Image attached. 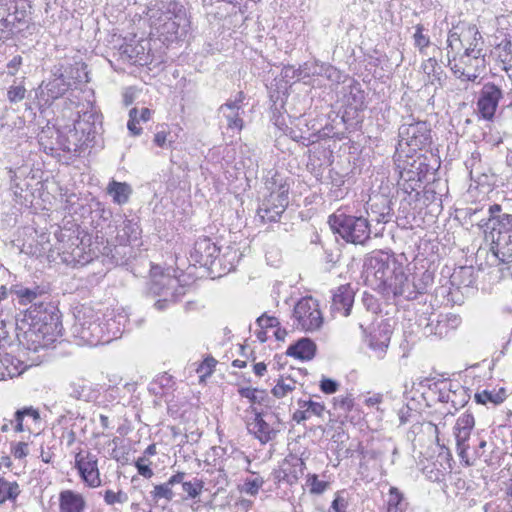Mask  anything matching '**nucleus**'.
<instances>
[{
    "instance_id": "79ce46f5",
    "label": "nucleus",
    "mask_w": 512,
    "mask_h": 512,
    "mask_svg": "<svg viewBox=\"0 0 512 512\" xmlns=\"http://www.w3.org/2000/svg\"><path fill=\"white\" fill-rule=\"evenodd\" d=\"M151 493L155 499L164 498L168 501H171L174 497L172 487L168 485L167 482L156 485Z\"/></svg>"
},
{
    "instance_id": "338daca9",
    "label": "nucleus",
    "mask_w": 512,
    "mask_h": 512,
    "mask_svg": "<svg viewBox=\"0 0 512 512\" xmlns=\"http://www.w3.org/2000/svg\"><path fill=\"white\" fill-rule=\"evenodd\" d=\"M423 424L418 421H414L413 425L411 426L410 430L407 433V437L410 440H414L416 434H418L422 430Z\"/></svg>"
},
{
    "instance_id": "ea45409f",
    "label": "nucleus",
    "mask_w": 512,
    "mask_h": 512,
    "mask_svg": "<svg viewBox=\"0 0 512 512\" xmlns=\"http://www.w3.org/2000/svg\"><path fill=\"white\" fill-rule=\"evenodd\" d=\"M424 26L422 24H417L415 26V33L413 35L414 45L423 53L424 50L430 45V38L428 35L423 33Z\"/></svg>"
},
{
    "instance_id": "ddd939ff",
    "label": "nucleus",
    "mask_w": 512,
    "mask_h": 512,
    "mask_svg": "<svg viewBox=\"0 0 512 512\" xmlns=\"http://www.w3.org/2000/svg\"><path fill=\"white\" fill-rule=\"evenodd\" d=\"M245 99L242 91L238 92L234 100H228L218 109V115L222 116L227 122V128L231 130L241 131L244 125L241 118L242 103Z\"/></svg>"
},
{
    "instance_id": "9d476101",
    "label": "nucleus",
    "mask_w": 512,
    "mask_h": 512,
    "mask_svg": "<svg viewBox=\"0 0 512 512\" xmlns=\"http://www.w3.org/2000/svg\"><path fill=\"white\" fill-rule=\"evenodd\" d=\"M503 90L493 82L483 84L478 93L477 111L484 120L491 121L495 117L499 102L503 99Z\"/></svg>"
},
{
    "instance_id": "49530a36",
    "label": "nucleus",
    "mask_w": 512,
    "mask_h": 512,
    "mask_svg": "<svg viewBox=\"0 0 512 512\" xmlns=\"http://www.w3.org/2000/svg\"><path fill=\"white\" fill-rule=\"evenodd\" d=\"M26 89L23 85H12L7 91V98L11 103H18L25 98Z\"/></svg>"
},
{
    "instance_id": "a211bd4d",
    "label": "nucleus",
    "mask_w": 512,
    "mask_h": 512,
    "mask_svg": "<svg viewBox=\"0 0 512 512\" xmlns=\"http://www.w3.org/2000/svg\"><path fill=\"white\" fill-rule=\"evenodd\" d=\"M461 36V48H464V52L476 54L483 53L484 42L476 25L463 24Z\"/></svg>"
},
{
    "instance_id": "9b49d317",
    "label": "nucleus",
    "mask_w": 512,
    "mask_h": 512,
    "mask_svg": "<svg viewBox=\"0 0 512 512\" xmlns=\"http://www.w3.org/2000/svg\"><path fill=\"white\" fill-rule=\"evenodd\" d=\"M75 468L87 486L96 488L101 485L98 459L95 454L89 451H79L75 455Z\"/></svg>"
},
{
    "instance_id": "f257e3e1",
    "label": "nucleus",
    "mask_w": 512,
    "mask_h": 512,
    "mask_svg": "<svg viewBox=\"0 0 512 512\" xmlns=\"http://www.w3.org/2000/svg\"><path fill=\"white\" fill-rule=\"evenodd\" d=\"M152 27L165 41H175L186 36L189 27L186 10L175 0H161L151 15Z\"/></svg>"
},
{
    "instance_id": "2f4dec72",
    "label": "nucleus",
    "mask_w": 512,
    "mask_h": 512,
    "mask_svg": "<svg viewBox=\"0 0 512 512\" xmlns=\"http://www.w3.org/2000/svg\"><path fill=\"white\" fill-rule=\"evenodd\" d=\"M204 488V481L202 479H199L197 477L192 478L189 481L183 482L182 489L186 496L183 498L184 500L187 499H196L198 498Z\"/></svg>"
},
{
    "instance_id": "680f3d73",
    "label": "nucleus",
    "mask_w": 512,
    "mask_h": 512,
    "mask_svg": "<svg viewBox=\"0 0 512 512\" xmlns=\"http://www.w3.org/2000/svg\"><path fill=\"white\" fill-rule=\"evenodd\" d=\"M13 455L18 459L26 457L28 455V444L25 442H18L13 448Z\"/></svg>"
},
{
    "instance_id": "cd10ccee",
    "label": "nucleus",
    "mask_w": 512,
    "mask_h": 512,
    "mask_svg": "<svg viewBox=\"0 0 512 512\" xmlns=\"http://www.w3.org/2000/svg\"><path fill=\"white\" fill-rule=\"evenodd\" d=\"M19 494L20 488L17 482H10L0 477V505L6 501L14 502Z\"/></svg>"
},
{
    "instance_id": "6e6d98bb",
    "label": "nucleus",
    "mask_w": 512,
    "mask_h": 512,
    "mask_svg": "<svg viewBox=\"0 0 512 512\" xmlns=\"http://www.w3.org/2000/svg\"><path fill=\"white\" fill-rule=\"evenodd\" d=\"M256 323L261 329L274 328L280 325L278 318L269 316L266 313L258 317Z\"/></svg>"
},
{
    "instance_id": "13d9d810",
    "label": "nucleus",
    "mask_w": 512,
    "mask_h": 512,
    "mask_svg": "<svg viewBox=\"0 0 512 512\" xmlns=\"http://www.w3.org/2000/svg\"><path fill=\"white\" fill-rule=\"evenodd\" d=\"M308 483L310 485V492L313 494H321L327 488V483L325 481L318 480L316 475L311 476L308 479Z\"/></svg>"
},
{
    "instance_id": "37998d69",
    "label": "nucleus",
    "mask_w": 512,
    "mask_h": 512,
    "mask_svg": "<svg viewBox=\"0 0 512 512\" xmlns=\"http://www.w3.org/2000/svg\"><path fill=\"white\" fill-rule=\"evenodd\" d=\"M419 413L409 406H402L398 411V417L401 425L414 422L419 418Z\"/></svg>"
},
{
    "instance_id": "6e6552de",
    "label": "nucleus",
    "mask_w": 512,
    "mask_h": 512,
    "mask_svg": "<svg viewBox=\"0 0 512 512\" xmlns=\"http://www.w3.org/2000/svg\"><path fill=\"white\" fill-rule=\"evenodd\" d=\"M399 145L409 146L412 150H421L432 142L431 129L426 121H416L408 117L399 127Z\"/></svg>"
},
{
    "instance_id": "f03ea898",
    "label": "nucleus",
    "mask_w": 512,
    "mask_h": 512,
    "mask_svg": "<svg viewBox=\"0 0 512 512\" xmlns=\"http://www.w3.org/2000/svg\"><path fill=\"white\" fill-rule=\"evenodd\" d=\"M101 125V116L96 111L92 108L83 111L82 114H79L78 119L75 120L73 130L69 131L67 143H62L59 140V144L64 151H76L79 146L87 145L88 142L94 139L95 134L101 129ZM54 133L58 139H61L59 130L50 127L43 128L38 135L39 142L44 144V140L51 137Z\"/></svg>"
},
{
    "instance_id": "4d7b16f0",
    "label": "nucleus",
    "mask_w": 512,
    "mask_h": 512,
    "mask_svg": "<svg viewBox=\"0 0 512 512\" xmlns=\"http://www.w3.org/2000/svg\"><path fill=\"white\" fill-rule=\"evenodd\" d=\"M338 388V382L331 378L323 377L320 381V389L325 394H333L338 390Z\"/></svg>"
},
{
    "instance_id": "1a4fd4ad",
    "label": "nucleus",
    "mask_w": 512,
    "mask_h": 512,
    "mask_svg": "<svg viewBox=\"0 0 512 512\" xmlns=\"http://www.w3.org/2000/svg\"><path fill=\"white\" fill-rule=\"evenodd\" d=\"M292 318L295 327L305 332L317 331L323 325L318 301L312 297H303L296 303Z\"/></svg>"
},
{
    "instance_id": "09e8293b",
    "label": "nucleus",
    "mask_w": 512,
    "mask_h": 512,
    "mask_svg": "<svg viewBox=\"0 0 512 512\" xmlns=\"http://www.w3.org/2000/svg\"><path fill=\"white\" fill-rule=\"evenodd\" d=\"M139 122L140 121L138 119V109L132 108L129 111V121L127 123V128L130 131V133L134 136L140 135L142 132V128L137 126Z\"/></svg>"
},
{
    "instance_id": "c03bdc74",
    "label": "nucleus",
    "mask_w": 512,
    "mask_h": 512,
    "mask_svg": "<svg viewBox=\"0 0 512 512\" xmlns=\"http://www.w3.org/2000/svg\"><path fill=\"white\" fill-rule=\"evenodd\" d=\"M304 465L303 461L301 459H295V464H293L294 471L293 472H287L285 468L282 469L283 476H279L280 480L286 481L289 484H293L298 480V474L296 471V468H299V472L302 473V466Z\"/></svg>"
},
{
    "instance_id": "5fc2aeb1",
    "label": "nucleus",
    "mask_w": 512,
    "mask_h": 512,
    "mask_svg": "<svg viewBox=\"0 0 512 512\" xmlns=\"http://www.w3.org/2000/svg\"><path fill=\"white\" fill-rule=\"evenodd\" d=\"M433 283V275L428 270L424 271L421 277L416 281L419 294H424L427 288Z\"/></svg>"
},
{
    "instance_id": "4c0bfd02",
    "label": "nucleus",
    "mask_w": 512,
    "mask_h": 512,
    "mask_svg": "<svg viewBox=\"0 0 512 512\" xmlns=\"http://www.w3.org/2000/svg\"><path fill=\"white\" fill-rule=\"evenodd\" d=\"M489 219L488 222L484 223L483 226H487L489 223H492V228H497L500 221L504 218H509L512 214L504 213L503 208L500 204H493L489 207Z\"/></svg>"
},
{
    "instance_id": "e2e57ef3",
    "label": "nucleus",
    "mask_w": 512,
    "mask_h": 512,
    "mask_svg": "<svg viewBox=\"0 0 512 512\" xmlns=\"http://www.w3.org/2000/svg\"><path fill=\"white\" fill-rule=\"evenodd\" d=\"M346 507L347 501L340 495L336 496L331 505V508L334 510V512H345Z\"/></svg>"
},
{
    "instance_id": "dca6fc26",
    "label": "nucleus",
    "mask_w": 512,
    "mask_h": 512,
    "mask_svg": "<svg viewBox=\"0 0 512 512\" xmlns=\"http://www.w3.org/2000/svg\"><path fill=\"white\" fill-rule=\"evenodd\" d=\"M354 302V292L348 285L339 286L332 295L331 312L348 316Z\"/></svg>"
},
{
    "instance_id": "6ab92c4d",
    "label": "nucleus",
    "mask_w": 512,
    "mask_h": 512,
    "mask_svg": "<svg viewBox=\"0 0 512 512\" xmlns=\"http://www.w3.org/2000/svg\"><path fill=\"white\" fill-rule=\"evenodd\" d=\"M316 350L315 342L310 338L303 337L291 344L287 348L286 354L302 361H309L314 358Z\"/></svg>"
},
{
    "instance_id": "8fccbe9b",
    "label": "nucleus",
    "mask_w": 512,
    "mask_h": 512,
    "mask_svg": "<svg viewBox=\"0 0 512 512\" xmlns=\"http://www.w3.org/2000/svg\"><path fill=\"white\" fill-rule=\"evenodd\" d=\"M135 466L137 468L138 473L147 479L151 478L154 475L153 470L150 468V462L145 456L139 457L135 462Z\"/></svg>"
},
{
    "instance_id": "3c124183",
    "label": "nucleus",
    "mask_w": 512,
    "mask_h": 512,
    "mask_svg": "<svg viewBox=\"0 0 512 512\" xmlns=\"http://www.w3.org/2000/svg\"><path fill=\"white\" fill-rule=\"evenodd\" d=\"M263 483L264 480L261 477L247 479L244 483V492L251 496H255L258 493L259 489L262 487Z\"/></svg>"
},
{
    "instance_id": "bb28decb",
    "label": "nucleus",
    "mask_w": 512,
    "mask_h": 512,
    "mask_svg": "<svg viewBox=\"0 0 512 512\" xmlns=\"http://www.w3.org/2000/svg\"><path fill=\"white\" fill-rule=\"evenodd\" d=\"M386 505V512H405L407 508L403 494L396 487H390Z\"/></svg>"
},
{
    "instance_id": "a878e982",
    "label": "nucleus",
    "mask_w": 512,
    "mask_h": 512,
    "mask_svg": "<svg viewBox=\"0 0 512 512\" xmlns=\"http://www.w3.org/2000/svg\"><path fill=\"white\" fill-rule=\"evenodd\" d=\"M506 390L500 388L499 390H483L475 394L474 399L477 404L492 403L494 405L501 404L506 399Z\"/></svg>"
},
{
    "instance_id": "f3484780",
    "label": "nucleus",
    "mask_w": 512,
    "mask_h": 512,
    "mask_svg": "<svg viewBox=\"0 0 512 512\" xmlns=\"http://www.w3.org/2000/svg\"><path fill=\"white\" fill-rule=\"evenodd\" d=\"M247 429L257 438L262 444H265L276 438L278 429L274 428L267 422L262 414L255 412V418L252 422L247 423Z\"/></svg>"
},
{
    "instance_id": "c85d7f7f",
    "label": "nucleus",
    "mask_w": 512,
    "mask_h": 512,
    "mask_svg": "<svg viewBox=\"0 0 512 512\" xmlns=\"http://www.w3.org/2000/svg\"><path fill=\"white\" fill-rule=\"evenodd\" d=\"M289 71H292V77L300 78H308L311 76H315L316 66L314 62H305L303 65H300L299 68L295 69L293 66H285L282 70L284 77L289 76Z\"/></svg>"
},
{
    "instance_id": "052dcab7",
    "label": "nucleus",
    "mask_w": 512,
    "mask_h": 512,
    "mask_svg": "<svg viewBox=\"0 0 512 512\" xmlns=\"http://www.w3.org/2000/svg\"><path fill=\"white\" fill-rule=\"evenodd\" d=\"M21 65L22 57L20 55L14 56L7 64V73L11 76L16 75Z\"/></svg>"
},
{
    "instance_id": "e433bc0d",
    "label": "nucleus",
    "mask_w": 512,
    "mask_h": 512,
    "mask_svg": "<svg viewBox=\"0 0 512 512\" xmlns=\"http://www.w3.org/2000/svg\"><path fill=\"white\" fill-rule=\"evenodd\" d=\"M462 25L455 27L448 34L447 38V46L450 49L447 53L449 63L451 64L450 53L451 52H459L461 49V39H462Z\"/></svg>"
},
{
    "instance_id": "393cba45",
    "label": "nucleus",
    "mask_w": 512,
    "mask_h": 512,
    "mask_svg": "<svg viewBox=\"0 0 512 512\" xmlns=\"http://www.w3.org/2000/svg\"><path fill=\"white\" fill-rule=\"evenodd\" d=\"M451 327L447 316H440L436 321L431 320L424 328V333L427 336L435 335L439 338H444L448 335Z\"/></svg>"
},
{
    "instance_id": "774afa93",
    "label": "nucleus",
    "mask_w": 512,
    "mask_h": 512,
    "mask_svg": "<svg viewBox=\"0 0 512 512\" xmlns=\"http://www.w3.org/2000/svg\"><path fill=\"white\" fill-rule=\"evenodd\" d=\"M500 49H502L504 52H506V55L512 57V40L505 38L503 39L500 44L498 45Z\"/></svg>"
},
{
    "instance_id": "a19ab883",
    "label": "nucleus",
    "mask_w": 512,
    "mask_h": 512,
    "mask_svg": "<svg viewBox=\"0 0 512 512\" xmlns=\"http://www.w3.org/2000/svg\"><path fill=\"white\" fill-rule=\"evenodd\" d=\"M334 408L342 411L343 414L350 412L354 406V398L351 394L333 398Z\"/></svg>"
},
{
    "instance_id": "2eb2a0df",
    "label": "nucleus",
    "mask_w": 512,
    "mask_h": 512,
    "mask_svg": "<svg viewBox=\"0 0 512 512\" xmlns=\"http://www.w3.org/2000/svg\"><path fill=\"white\" fill-rule=\"evenodd\" d=\"M178 281L170 275H154L147 283V293L159 297H177Z\"/></svg>"
},
{
    "instance_id": "aec40b11",
    "label": "nucleus",
    "mask_w": 512,
    "mask_h": 512,
    "mask_svg": "<svg viewBox=\"0 0 512 512\" xmlns=\"http://www.w3.org/2000/svg\"><path fill=\"white\" fill-rule=\"evenodd\" d=\"M86 506L84 497L72 490H64L59 494L60 512H83Z\"/></svg>"
},
{
    "instance_id": "58836bf2",
    "label": "nucleus",
    "mask_w": 512,
    "mask_h": 512,
    "mask_svg": "<svg viewBox=\"0 0 512 512\" xmlns=\"http://www.w3.org/2000/svg\"><path fill=\"white\" fill-rule=\"evenodd\" d=\"M298 406L303 409L309 416L315 415L321 417L325 411V406L323 404L312 401L311 399H299Z\"/></svg>"
},
{
    "instance_id": "864d4df0",
    "label": "nucleus",
    "mask_w": 512,
    "mask_h": 512,
    "mask_svg": "<svg viewBox=\"0 0 512 512\" xmlns=\"http://www.w3.org/2000/svg\"><path fill=\"white\" fill-rule=\"evenodd\" d=\"M452 72L461 80L475 82L483 71L468 70L465 68L460 70L456 68V70H452Z\"/></svg>"
},
{
    "instance_id": "72a5a7b5",
    "label": "nucleus",
    "mask_w": 512,
    "mask_h": 512,
    "mask_svg": "<svg viewBox=\"0 0 512 512\" xmlns=\"http://www.w3.org/2000/svg\"><path fill=\"white\" fill-rule=\"evenodd\" d=\"M68 87L69 84L66 83L63 74H60L46 85L48 95L54 99L63 95L67 91Z\"/></svg>"
},
{
    "instance_id": "c756f323",
    "label": "nucleus",
    "mask_w": 512,
    "mask_h": 512,
    "mask_svg": "<svg viewBox=\"0 0 512 512\" xmlns=\"http://www.w3.org/2000/svg\"><path fill=\"white\" fill-rule=\"evenodd\" d=\"M12 293H14L21 305H27L33 303L36 298L42 293L39 287L27 288L22 286H16Z\"/></svg>"
},
{
    "instance_id": "4be33fe9",
    "label": "nucleus",
    "mask_w": 512,
    "mask_h": 512,
    "mask_svg": "<svg viewBox=\"0 0 512 512\" xmlns=\"http://www.w3.org/2000/svg\"><path fill=\"white\" fill-rule=\"evenodd\" d=\"M121 56L136 64L143 65L146 63L145 47L138 41H131L125 43L120 47Z\"/></svg>"
},
{
    "instance_id": "423d86ee",
    "label": "nucleus",
    "mask_w": 512,
    "mask_h": 512,
    "mask_svg": "<svg viewBox=\"0 0 512 512\" xmlns=\"http://www.w3.org/2000/svg\"><path fill=\"white\" fill-rule=\"evenodd\" d=\"M328 223L333 232L339 234L348 243L365 245L370 239V224L363 216L335 213L329 216Z\"/></svg>"
},
{
    "instance_id": "7ed1b4c3",
    "label": "nucleus",
    "mask_w": 512,
    "mask_h": 512,
    "mask_svg": "<svg viewBox=\"0 0 512 512\" xmlns=\"http://www.w3.org/2000/svg\"><path fill=\"white\" fill-rule=\"evenodd\" d=\"M32 322L27 334L34 335L33 342L39 346H47L53 343L62 332L61 315L59 309L51 303L35 304L29 311Z\"/></svg>"
},
{
    "instance_id": "412c9836",
    "label": "nucleus",
    "mask_w": 512,
    "mask_h": 512,
    "mask_svg": "<svg viewBox=\"0 0 512 512\" xmlns=\"http://www.w3.org/2000/svg\"><path fill=\"white\" fill-rule=\"evenodd\" d=\"M456 68L460 70L465 68L468 70L484 71L486 68L485 54L463 52L459 57V62L451 66V70H456Z\"/></svg>"
},
{
    "instance_id": "39448f33",
    "label": "nucleus",
    "mask_w": 512,
    "mask_h": 512,
    "mask_svg": "<svg viewBox=\"0 0 512 512\" xmlns=\"http://www.w3.org/2000/svg\"><path fill=\"white\" fill-rule=\"evenodd\" d=\"M72 334L79 345L97 346L109 343L105 339V330L101 322V314L91 307L82 306L75 314Z\"/></svg>"
},
{
    "instance_id": "b1692460",
    "label": "nucleus",
    "mask_w": 512,
    "mask_h": 512,
    "mask_svg": "<svg viewBox=\"0 0 512 512\" xmlns=\"http://www.w3.org/2000/svg\"><path fill=\"white\" fill-rule=\"evenodd\" d=\"M125 322V316L118 315L107 319L104 324L102 323L105 330V339H109L110 342L112 339L120 337L125 330Z\"/></svg>"
},
{
    "instance_id": "603ef678",
    "label": "nucleus",
    "mask_w": 512,
    "mask_h": 512,
    "mask_svg": "<svg viewBox=\"0 0 512 512\" xmlns=\"http://www.w3.org/2000/svg\"><path fill=\"white\" fill-rule=\"evenodd\" d=\"M474 425V416L466 411L457 419L454 429H473Z\"/></svg>"
},
{
    "instance_id": "de8ad7c7",
    "label": "nucleus",
    "mask_w": 512,
    "mask_h": 512,
    "mask_svg": "<svg viewBox=\"0 0 512 512\" xmlns=\"http://www.w3.org/2000/svg\"><path fill=\"white\" fill-rule=\"evenodd\" d=\"M390 338L388 336H384L382 340H376L375 337H372L369 343L371 349H373L377 353L378 358H382L388 348Z\"/></svg>"
},
{
    "instance_id": "20e7f679",
    "label": "nucleus",
    "mask_w": 512,
    "mask_h": 512,
    "mask_svg": "<svg viewBox=\"0 0 512 512\" xmlns=\"http://www.w3.org/2000/svg\"><path fill=\"white\" fill-rule=\"evenodd\" d=\"M402 268V264L392 255L383 251H375L365 257L363 274L366 282L374 289L386 293L389 284L394 281V277Z\"/></svg>"
},
{
    "instance_id": "7c9ffc66",
    "label": "nucleus",
    "mask_w": 512,
    "mask_h": 512,
    "mask_svg": "<svg viewBox=\"0 0 512 512\" xmlns=\"http://www.w3.org/2000/svg\"><path fill=\"white\" fill-rule=\"evenodd\" d=\"M422 70L427 75L428 81L434 84L435 81L440 82L444 74L442 68L438 65L435 58H429L422 64Z\"/></svg>"
},
{
    "instance_id": "0e129e2a",
    "label": "nucleus",
    "mask_w": 512,
    "mask_h": 512,
    "mask_svg": "<svg viewBox=\"0 0 512 512\" xmlns=\"http://www.w3.org/2000/svg\"><path fill=\"white\" fill-rule=\"evenodd\" d=\"M177 299V297H174V298H171V297H162L161 299L157 300L155 303H154V306L157 310L159 311H163L165 310L169 303L171 302H175Z\"/></svg>"
},
{
    "instance_id": "4468645a",
    "label": "nucleus",
    "mask_w": 512,
    "mask_h": 512,
    "mask_svg": "<svg viewBox=\"0 0 512 512\" xmlns=\"http://www.w3.org/2000/svg\"><path fill=\"white\" fill-rule=\"evenodd\" d=\"M415 283L416 280L410 281L402 268L394 277V281L389 284L386 293H392L394 297H403L405 300H415L420 295Z\"/></svg>"
},
{
    "instance_id": "0eeeda50",
    "label": "nucleus",
    "mask_w": 512,
    "mask_h": 512,
    "mask_svg": "<svg viewBox=\"0 0 512 512\" xmlns=\"http://www.w3.org/2000/svg\"><path fill=\"white\" fill-rule=\"evenodd\" d=\"M266 185L270 195L257 209V215L263 221L276 222L288 206L289 185L282 182L277 184L276 179L267 181Z\"/></svg>"
},
{
    "instance_id": "5701e85b",
    "label": "nucleus",
    "mask_w": 512,
    "mask_h": 512,
    "mask_svg": "<svg viewBox=\"0 0 512 512\" xmlns=\"http://www.w3.org/2000/svg\"><path fill=\"white\" fill-rule=\"evenodd\" d=\"M107 193L112 197L114 203L124 205L129 201L132 188L126 182L112 180L107 186Z\"/></svg>"
},
{
    "instance_id": "bf43d9fd",
    "label": "nucleus",
    "mask_w": 512,
    "mask_h": 512,
    "mask_svg": "<svg viewBox=\"0 0 512 512\" xmlns=\"http://www.w3.org/2000/svg\"><path fill=\"white\" fill-rule=\"evenodd\" d=\"M257 392L258 389L250 387H241L238 389L240 396L249 399L252 403H260Z\"/></svg>"
},
{
    "instance_id": "f704fd0d",
    "label": "nucleus",
    "mask_w": 512,
    "mask_h": 512,
    "mask_svg": "<svg viewBox=\"0 0 512 512\" xmlns=\"http://www.w3.org/2000/svg\"><path fill=\"white\" fill-rule=\"evenodd\" d=\"M296 387V381L293 380L292 378H284V377H280L278 380H277V383L276 385L273 387L272 389V394L276 397V398H283L285 397L288 393L292 392Z\"/></svg>"
},
{
    "instance_id": "a18cd8bd",
    "label": "nucleus",
    "mask_w": 512,
    "mask_h": 512,
    "mask_svg": "<svg viewBox=\"0 0 512 512\" xmlns=\"http://www.w3.org/2000/svg\"><path fill=\"white\" fill-rule=\"evenodd\" d=\"M104 501L108 505H114L116 503H125L128 501V495L123 491L114 492L112 490L105 491Z\"/></svg>"
},
{
    "instance_id": "c9c22d12",
    "label": "nucleus",
    "mask_w": 512,
    "mask_h": 512,
    "mask_svg": "<svg viewBox=\"0 0 512 512\" xmlns=\"http://www.w3.org/2000/svg\"><path fill=\"white\" fill-rule=\"evenodd\" d=\"M455 439H456V446H457V453L458 455L464 459L466 457V452L468 445L466 442L470 438V434L472 429H454Z\"/></svg>"
},
{
    "instance_id": "473e14b6",
    "label": "nucleus",
    "mask_w": 512,
    "mask_h": 512,
    "mask_svg": "<svg viewBox=\"0 0 512 512\" xmlns=\"http://www.w3.org/2000/svg\"><path fill=\"white\" fill-rule=\"evenodd\" d=\"M123 234L121 235L122 241L132 243L139 239L141 234V229L139 225L133 220L126 219L123 221L122 227Z\"/></svg>"
},
{
    "instance_id": "f8f14e48",
    "label": "nucleus",
    "mask_w": 512,
    "mask_h": 512,
    "mask_svg": "<svg viewBox=\"0 0 512 512\" xmlns=\"http://www.w3.org/2000/svg\"><path fill=\"white\" fill-rule=\"evenodd\" d=\"M220 248L206 236L198 238L192 251L190 252V261L195 265L210 269L219 256Z\"/></svg>"
},
{
    "instance_id": "69168bd1",
    "label": "nucleus",
    "mask_w": 512,
    "mask_h": 512,
    "mask_svg": "<svg viewBox=\"0 0 512 512\" xmlns=\"http://www.w3.org/2000/svg\"><path fill=\"white\" fill-rule=\"evenodd\" d=\"M185 476L186 474L184 472H177L168 479L167 483L171 487L174 486L175 484H181L183 486V482H185Z\"/></svg>"
}]
</instances>
